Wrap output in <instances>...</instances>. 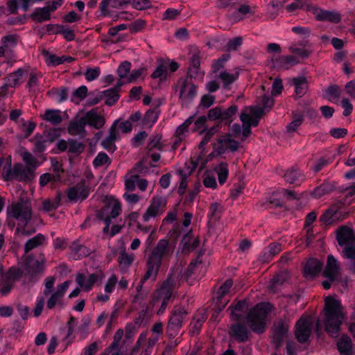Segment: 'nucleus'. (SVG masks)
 Segmentation results:
<instances>
[{
  "instance_id": "nucleus-1",
  "label": "nucleus",
  "mask_w": 355,
  "mask_h": 355,
  "mask_svg": "<svg viewBox=\"0 0 355 355\" xmlns=\"http://www.w3.org/2000/svg\"><path fill=\"white\" fill-rule=\"evenodd\" d=\"M178 240V225H174L166 237L158 241L151 252L146 263V271L137 290L141 289L143 284L150 279L155 281L164 257L171 256L175 248Z\"/></svg>"
},
{
  "instance_id": "nucleus-2",
  "label": "nucleus",
  "mask_w": 355,
  "mask_h": 355,
  "mask_svg": "<svg viewBox=\"0 0 355 355\" xmlns=\"http://www.w3.org/2000/svg\"><path fill=\"white\" fill-rule=\"evenodd\" d=\"M322 313L325 331L331 337L337 338L344 320L340 302L331 296L327 297Z\"/></svg>"
},
{
  "instance_id": "nucleus-3",
  "label": "nucleus",
  "mask_w": 355,
  "mask_h": 355,
  "mask_svg": "<svg viewBox=\"0 0 355 355\" xmlns=\"http://www.w3.org/2000/svg\"><path fill=\"white\" fill-rule=\"evenodd\" d=\"M10 216L19 220L16 232L22 236H28L35 232V229L28 230L26 225L31 220L33 211L31 203L28 200L20 199L12 204L8 209Z\"/></svg>"
},
{
  "instance_id": "nucleus-4",
  "label": "nucleus",
  "mask_w": 355,
  "mask_h": 355,
  "mask_svg": "<svg viewBox=\"0 0 355 355\" xmlns=\"http://www.w3.org/2000/svg\"><path fill=\"white\" fill-rule=\"evenodd\" d=\"M272 305L269 302H261L249 309L245 320L250 330L257 334H262L266 330V320L271 311Z\"/></svg>"
},
{
  "instance_id": "nucleus-5",
  "label": "nucleus",
  "mask_w": 355,
  "mask_h": 355,
  "mask_svg": "<svg viewBox=\"0 0 355 355\" xmlns=\"http://www.w3.org/2000/svg\"><path fill=\"white\" fill-rule=\"evenodd\" d=\"M2 178L6 181L31 182L35 178L33 168L26 167L21 163H16L12 167L11 159H7L2 172Z\"/></svg>"
},
{
  "instance_id": "nucleus-6",
  "label": "nucleus",
  "mask_w": 355,
  "mask_h": 355,
  "mask_svg": "<svg viewBox=\"0 0 355 355\" xmlns=\"http://www.w3.org/2000/svg\"><path fill=\"white\" fill-rule=\"evenodd\" d=\"M175 284V280L171 276H168L160 288L153 292L150 301L153 307L159 303L161 304L159 310L157 311V315H162L165 311L169 300L172 298Z\"/></svg>"
},
{
  "instance_id": "nucleus-7",
  "label": "nucleus",
  "mask_w": 355,
  "mask_h": 355,
  "mask_svg": "<svg viewBox=\"0 0 355 355\" xmlns=\"http://www.w3.org/2000/svg\"><path fill=\"white\" fill-rule=\"evenodd\" d=\"M121 213V205L120 202L112 197L106 198L105 205L97 211L96 218L99 220H103L105 226L103 232L107 234L110 231L111 219L115 218Z\"/></svg>"
},
{
  "instance_id": "nucleus-8",
  "label": "nucleus",
  "mask_w": 355,
  "mask_h": 355,
  "mask_svg": "<svg viewBox=\"0 0 355 355\" xmlns=\"http://www.w3.org/2000/svg\"><path fill=\"white\" fill-rule=\"evenodd\" d=\"M210 139H211L209 138V137L205 135L198 145L199 149L202 150L201 154L197 157L196 160H194L193 158H191L188 162L185 163L184 169L179 170V176L181 177V182L179 185V191L182 189V193L184 192V190L187 187V177H189L193 172V171L199 164L200 161L202 159V154L205 149V146L210 141Z\"/></svg>"
},
{
  "instance_id": "nucleus-9",
  "label": "nucleus",
  "mask_w": 355,
  "mask_h": 355,
  "mask_svg": "<svg viewBox=\"0 0 355 355\" xmlns=\"http://www.w3.org/2000/svg\"><path fill=\"white\" fill-rule=\"evenodd\" d=\"M119 130H121L123 133H128L132 130V125L129 121L116 120L109 129L107 137L101 142L105 149L111 150L113 147L114 150L115 149L114 142L119 138Z\"/></svg>"
},
{
  "instance_id": "nucleus-10",
  "label": "nucleus",
  "mask_w": 355,
  "mask_h": 355,
  "mask_svg": "<svg viewBox=\"0 0 355 355\" xmlns=\"http://www.w3.org/2000/svg\"><path fill=\"white\" fill-rule=\"evenodd\" d=\"M23 272L17 267H10L6 272L0 270V294L6 295L9 293L16 281L22 276Z\"/></svg>"
},
{
  "instance_id": "nucleus-11",
  "label": "nucleus",
  "mask_w": 355,
  "mask_h": 355,
  "mask_svg": "<svg viewBox=\"0 0 355 355\" xmlns=\"http://www.w3.org/2000/svg\"><path fill=\"white\" fill-rule=\"evenodd\" d=\"M166 207V200L162 196H153L150 205L142 216L144 222H148L151 218H156L163 214Z\"/></svg>"
},
{
  "instance_id": "nucleus-12",
  "label": "nucleus",
  "mask_w": 355,
  "mask_h": 355,
  "mask_svg": "<svg viewBox=\"0 0 355 355\" xmlns=\"http://www.w3.org/2000/svg\"><path fill=\"white\" fill-rule=\"evenodd\" d=\"M289 328L290 322L286 317L275 322L271 330L272 332V343L275 345L276 348H279L282 345Z\"/></svg>"
},
{
  "instance_id": "nucleus-13",
  "label": "nucleus",
  "mask_w": 355,
  "mask_h": 355,
  "mask_svg": "<svg viewBox=\"0 0 355 355\" xmlns=\"http://www.w3.org/2000/svg\"><path fill=\"white\" fill-rule=\"evenodd\" d=\"M90 192L89 187L86 184L85 180H81L76 185L67 189L66 193L70 202H76L85 200Z\"/></svg>"
},
{
  "instance_id": "nucleus-14",
  "label": "nucleus",
  "mask_w": 355,
  "mask_h": 355,
  "mask_svg": "<svg viewBox=\"0 0 355 355\" xmlns=\"http://www.w3.org/2000/svg\"><path fill=\"white\" fill-rule=\"evenodd\" d=\"M313 323L309 318L301 317L295 324V338L300 343H305L312 332Z\"/></svg>"
},
{
  "instance_id": "nucleus-15",
  "label": "nucleus",
  "mask_w": 355,
  "mask_h": 355,
  "mask_svg": "<svg viewBox=\"0 0 355 355\" xmlns=\"http://www.w3.org/2000/svg\"><path fill=\"white\" fill-rule=\"evenodd\" d=\"M229 335L238 343H245L250 338L251 332L246 324L239 321L230 326Z\"/></svg>"
},
{
  "instance_id": "nucleus-16",
  "label": "nucleus",
  "mask_w": 355,
  "mask_h": 355,
  "mask_svg": "<svg viewBox=\"0 0 355 355\" xmlns=\"http://www.w3.org/2000/svg\"><path fill=\"white\" fill-rule=\"evenodd\" d=\"M45 258L43 254H40V259H35L33 256H28L25 262V271L31 279L43 272L45 266Z\"/></svg>"
},
{
  "instance_id": "nucleus-17",
  "label": "nucleus",
  "mask_w": 355,
  "mask_h": 355,
  "mask_svg": "<svg viewBox=\"0 0 355 355\" xmlns=\"http://www.w3.org/2000/svg\"><path fill=\"white\" fill-rule=\"evenodd\" d=\"M239 142L232 139L231 135L228 134L218 138L214 148L216 152V155H220L223 154L227 149L232 152L236 151L239 148Z\"/></svg>"
},
{
  "instance_id": "nucleus-18",
  "label": "nucleus",
  "mask_w": 355,
  "mask_h": 355,
  "mask_svg": "<svg viewBox=\"0 0 355 355\" xmlns=\"http://www.w3.org/2000/svg\"><path fill=\"white\" fill-rule=\"evenodd\" d=\"M249 309V304L246 300L234 301L228 308L231 310L230 319L235 322L241 321Z\"/></svg>"
},
{
  "instance_id": "nucleus-19",
  "label": "nucleus",
  "mask_w": 355,
  "mask_h": 355,
  "mask_svg": "<svg viewBox=\"0 0 355 355\" xmlns=\"http://www.w3.org/2000/svg\"><path fill=\"white\" fill-rule=\"evenodd\" d=\"M180 244L182 245V253L188 255L198 247L200 238L198 236L194 237L192 230H189L188 232L183 233Z\"/></svg>"
},
{
  "instance_id": "nucleus-20",
  "label": "nucleus",
  "mask_w": 355,
  "mask_h": 355,
  "mask_svg": "<svg viewBox=\"0 0 355 355\" xmlns=\"http://www.w3.org/2000/svg\"><path fill=\"white\" fill-rule=\"evenodd\" d=\"M343 202L339 201L331 205L320 217V221L325 225H334L339 222L338 211L343 207Z\"/></svg>"
},
{
  "instance_id": "nucleus-21",
  "label": "nucleus",
  "mask_w": 355,
  "mask_h": 355,
  "mask_svg": "<svg viewBox=\"0 0 355 355\" xmlns=\"http://www.w3.org/2000/svg\"><path fill=\"white\" fill-rule=\"evenodd\" d=\"M168 68L171 72H175L178 69V63L175 62H170L168 59H161L158 60V65L151 74V77L153 78H160V80L165 79L168 73Z\"/></svg>"
},
{
  "instance_id": "nucleus-22",
  "label": "nucleus",
  "mask_w": 355,
  "mask_h": 355,
  "mask_svg": "<svg viewBox=\"0 0 355 355\" xmlns=\"http://www.w3.org/2000/svg\"><path fill=\"white\" fill-rule=\"evenodd\" d=\"M162 136L156 135L150 139L146 147L147 156L150 157L152 161L157 162L160 159L159 152L162 150L163 145L161 143Z\"/></svg>"
},
{
  "instance_id": "nucleus-23",
  "label": "nucleus",
  "mask_w": 355,
  "mask_h": 355,
  "mask_svg": "<svg viewBox=\"0 0 355 355\" xmlns=\"http://www.w3.org/2000/svg\"><path fill=\"white\" fill-rule=\"evenodd\" d=\"M70 285L69 281H65L63 283L58 284L56 291L52 293L50 298L48 300L46 306L48 309H53L56 304L62 305V297L67 290Z\"/></svg>"
},
{
  "instance_id": "nucleus-24",
  "label": "nucleus",
  "mask_w": 355,
  "mask_h": 355,
  "mask_svg": "<svg viewBox=\"0 0 355 355\" xmlns=\"http://www.w3.org/2000/svg\"><path fill=\"white\" fill-rule=\"evenodd\" d=\"M336 240L340 246L352 245L355 240L353 230L347 226L339 227L336 231Z\"/></svg>"
},
{
  "instance_id": "nucleus-25",
  "label": "nucleus",
  "mask_w": 355,
  "mask_h": 355,
  "mask_svg": "<svg viewBox=\"0 0 355 355\" xmlns=\"http://www.w3.org/2000/svg\"><path fill=\"white\" fill-rule=\"evenodd\" d=\"M339 270L340 266L338 261L332 254H329L322 275L329 281L334 282L339 274Z\"/></svg>"
},
{
  "instance_id": "nucleus-26",
  "label": "nucleus",
  "mask_w": 355,
  "mask_h": 355,
  "mask_svg": "<svg viewBox=\"0 0 355 355\" xmlns=\"http://www.w3.org/2000/svg\"><path fill=\"white\" fill-rule=\"evenodd\" d=\"M71 255L75 260L81 259L88 257L92 250L86 245L81 244L79 240L73 241L69 246Z\"/></svg>"
},
{
  "instance_id": "nucleus-27",
  "label": "nucleus",
  "mask_w": 355,
  "mask_h": 355,
  "mask_svg": "<svg viewBox=\"0 0 355 355\" xmlns=\"http://www.w3.org/2000/svg\"><path fill=\"white\" fill-rule=\"evenodd\" d=\"M197 94V87L192 81L188 79L185 80L181 87L179 98L183 101L188 103L191 101Z\"/></svg>"
},
{
  "instance_id": "nucleus-28",
  "label": "nucleus",
  "mask_w": 355,
  "mask_h": 355,
  "mask_svg": "<svg viewBox=\"0 0 355 355\" xmlns=\"http://www.w3.org/2000/svg\"><path fill=\"white\" fill-rule=\"evenodd\" d=\"M83 117L86 125L87 124L96 129L102 128L105 123L104 117L98 114V109L97 107L88 111Z\"/></svg>"
},
{
  "instance_id": "nucleus-29",
  "label": "nucleus",
  "mask_w": 355,
  "mask_h": 355,
  "mask_svg": "<svg viewBox=\"0 0 355 355\" xmlns=\"http://www.w3.org/2000/svg\"><path fill=\"white\" fill-rule=\"evenodd\" d=\"M86 123L83 117L76 118L69 122L67 131L72 136H78L80 138H84L86 135Z\"/></svg>"
},
{
  "instance_id": "nucleus-30",
  "label": "nucleus",
  "mask_w": 355,
  "mask_h": 355,
  "mask_svg": "<svg viewBox=\"0 0 355 355\" xmlns=\"http://www.w3.org/2000/svg\"><path fill=\"white\" fill-rule=\"evenodd\" d=\"M190 51H193V54L189 60V67L188 69V76L190 78H196L198 74V71L200 66V51L194 46L189 47Z\"/></svg>"
},
{
  "instance_id": "nucleus-31",
  "label": "nucleus",
  "mask_w": 355,
  "mask_h": 355,
  "mask_svg": "<svg viewBox=\"0 0 355 355\" xmlns=\"http://www.w3.org/2000/svg\"><path fill=\"white\" fill-rule=\"evenodd\" d=\"M315 12V18L318 21H329L333 24H338L341 21L340 15L336 11H330L319 8Z\"/></svg>"
},
{
  "instance_id": "nucleus-32",
  "label": "nucleus",
  "mask_w": 355,
  "mask_h": 355,
  "mask_svg": "<svg viewBox=\"0 0 355 355\" xmlns=\"http://www.w3.org/2000/svg\"><path fill=\"white\" fill-rule=\"evenodd\" d=\"M322 268V263L317 259H309L304 268V275L306 278H313L319 274Z\"/></svg>"
},
{
  "instance_id": "nucleus-33",
  "label": "nucleus",
  "mask_w": 355,
  "mask_h": 355,
  "mask_svg": "<svg viewBox=\"0 0 355 355\" xmlns=\"http://www.w3.org/2000/svg\"><path fill=\"white\" fill-rule=\"evenodd\" d=\"M19 40V37L17 34H9L1 37L2 46L6 51V55H14L13 49L17 44Z\"/></svg>"
},
{
  "instance_id": "nucleus-34",
  "label": "nucleus",
  "mask_w": 355,
  "mask_h": 355,
  "mask_svg": "<svg viewBox=\"0 0 355 355\" xmlns=\"http://www.w3.org/2000/svg\"><path fill=\"white\" fill-rule=\"evenodd\" d=\"M98 277L97 274L93 273L85 280V275L82 273H78L76 276V282L80 288H83L85 291H89L98 280Z\"/></svg>"
},
{
  "instance_id": "nucleus-35",
  "label": "nucleus",
  "mask_w": 355,
  "mask_h": 355,
  "mask_svg": "<svg viewBox=\"0 0 355 355\" xmlns=\"http://www.w3.org/2000/svg\"><path fill=\"white\" fill-rule=\"evenodd\" d=\"M337 348L341 355H353L352 342L347 334L342 335L338 340Z\"/></svg>"
},
{
  "instance_id": "nucleus-36",
  "label": "nucleus",
  "mask_w": 355,
  "mask_h": 355,
  "mask_svg": "<svg viewBox=\"0 0 355 355\" xmlns=\"http://www.w3.org/2000/svg\"><path fill=\"white\" fill-rule=\"evenodd\" d=\"M122 85V82H119L114 87L103 92V94L107 98L105 102L107 105L112 106L118 101L120 96L119 92Z\"/></svg>"
},
{
  "instance_id": "nucleus-37",
  "label": "nucleus",
  "mask_w": 355,
  "mask_h": 355,
  "mask_svg": "<svg viewBox=\"0 0 355 355\" xmlns=\"http://www.w3.org/2000/svg\"><path fill=\"white\" fill-rule=\"evenodd\" d=\"M293 83L295 85V94L298 98L303 96L309 89L308 81L304 76H298L293 78Z\"/></svg>"
},
{
  "instance_id": "nucleus-38",
  "label": "nucleus",
  "mask_w": 355,
  "mask_h": 355,
  "mask_svg": "<svg viewBox=\"0 0 355 355\" xmlns=\"http://www.w3.org/2000/svg\"><path fill=\"white\" fill-rule=\"evenodd\" d=\"M285 180L290 184H297L304 179V175L296 167H291L284 174Z\"/></svg>"
},
{
  "instance_id": "nucleus-39",
  "label": "nucleus",
  "mask_w": 355,
  "mask_h": 355,
  "mask_svg": "<svg viewBox=\"0 0 355 355\" xmlns=\"http://www.w3.org/2000/svg\"><path fill=\"white\" fill-rule=\"evenodd\" d=\"M46 240L45 236L42 234H37L34 237L28 239L24 244V250L25 253H28L32 250L43 245Z\"/></svg>"
},
{
  "instance_id": "nucleus-40",
  "label": "nucleus",
  "mask_w": 355,
  "mask_h": 355,
  "mask_svg": "<svg viewBox=\"0 0 355 355\" xmlns=\"http://www.w3.org/2000/svg\"><path fill=\"white\" fill-rule=\"evenodd\" d=\"M335 189L334 184L324 182L320 186L315 187L311 193V196L315 198H320L327 193H329Z\"/></svg>"
},
{
  "instance_id": "nucleus-41",
  "label": "nucleus",
  "mask_w": 355,
  "mask_h": 355,
  "mask_svg": "<svg viewBox=\"0 0 355 355\" xmlns=\"http://www.w3.org/2000/svg\"><path fill=\"white\" fill-rule=\"evenodd\" d=\"M166 334L169 338H175L178 335V315L176 311H173L166 327Z\"/></svg>"
},
{
  "instance_id": "nucleus-42",
  "label": "nucleus",
  "mask_w": 355,
  "mask_h": 355,
  "mask_svg": "<svg viewBox=\"0 0 355 355\" xmlns=\"http://www.w3.org/2000/svg\"><path fill=\"white\" fill-rule=\"evenodd\" d=\"M43 120L50 122L53 125H59L62 121L60 111L58 110H46L42 116Z\"/></svg>"
},
{
  "instance_id": "nucleus-43",
  "label": "nucleus",
  "mask_w": 355,
  "mask_h": 355,
  "mask_svg": "<svg viewBox=\"0 0 355 355\" xmlns=\"http://www.w3.org/2000/svg\"><path fill=\"white\" fill-rule=\"evenodd\" d=\"M30 141L33 144V152L40 153L44 151L48 140L46 136L37 134Z\"/></svg>"
},
{
  "instance_id": "nucleus-44",
  "label": "nucleus",
  "mask_w": 355,
  "mask_h": 355,
  "mask_svg": "<svg viewBox=\"0 0 355 355\" xmlns=\"http://www.w3.org/2000/svg\"><path fill=\"white\" fill-rule=\"evenodd\" d=\"M214 170L218 175V182L220 185L225 184L227 181L229 170L228 164L226 162H220L214 168Z\"/></svg>"
},
{
  "instance_id": "nucleus-45",
  "label": "nucleus",
  "mask_w": 355,
  "mask_h": 355,
  "mask_svg": "<svg viewBox=\"0 0 355 355\" xmlns=\"http://www.w3.org/2000/svg\"><path fill=\"white\" fill-rule=\"evenodd\" d=\"M27 73V71L20 68L16 71L11 73L7 77V81L10 84L11 87H15L21 83V79L24 74Z\"/></svg>"
},
{
  "instance_id": "nucleus-46",
  "label": "nucleus",
  "mask_w": 355,
  "mask_h": 355,
  "mask_svg": "<svg viewBox=\"0 0 355 355\" xmlns=\"http://www.w3.org/2000/svg\"><path fill=\"white\" fill-rule=\"evenodd\" d=\"M31 17L35 21L42 22L50 19L51 12L46 6L42 8H37L31 15Z\"/></svg>"
},
{
  "instance_id": "nucleus-47",
  "label": "nucleus",
  "mask_w": 355,
  "mask_h": 355,
  "mask_svg": "<svg viewBox=\"0 0 355 355\" xmlns=\"http://www.w3.org/2000/svg\"><path fill=\"white\" fill-rule=\"evenodd\" d=\"M175 205L172 210H170L166 217L162 220L160 230H167L168 225L173 224L178 219V209Z\"/></svg>"
},
{
  "instance_id": "nucleus-48",
  "label": "nucleus",
  "mask_w": 355,
  "mask_h": 355,
  "mask_svg": "<svg viewBox=\"0 0 355 355\" xmlns=\"http://www.w3.org/2000/svg\"><path fill=\"white\" fill-rule=\"evenodd\" d=\"M134 259L135 255L133 254H128L125 250L123 249L120 252L118 261L121 267L127 268L132 265Z\"/></svg>"
},
{
  "instance_id": "nucleus-49",
  "label": "nucleus",
  "mask_w": 355,
  "mask_h": 355,
  "mask_svg": "<svg viewBox=\"0 0 355 355\" xmlns=\"http://www.w3.org/2000/svg\"><path fill=\"white\" fill-rule=\"evenodd\" d=\"M340 96V87L335 84L330 85L324 91V98L329 101L338 99Z\"/></svg>"
},
{
  "instance_id": "nucleus-50",
  "label": "nucleus",
  "mask_w": 355,
  "mask_h": 355,
  "mask_svg": "<svg viewBox=\"0 0 355 355\" xmlns=\"http://www.w3.org/2000/svg\"><path fill=\"white\" fill-rule=\"evenodd\" d=\"M193 217V214L191 212L184 213L182 219L179 220V236L187 232L186 229L191 225Z\"/></svg>"
},
{
  "instance_id": "nucleus-51",
  "label": "nucleus",
  "mask_w": 355,
  "mask_h": 355,
  "mask_svg": "<svg viewBox=\"0 0 355 355\" xmlns=\"http://www.w3.org/2000/svg\"><path fill=\"white\" fill-rule=\"evenodd\" d=\"M159 112L156 110H148L142 120L144 125L151 127L158 119Z\"/></svg>"
},
{
  "instance_id": "nucleus-52",
  "label": "nucleus",
  "mask_w": 355,
  "mask_h": 355,
  "mask_svg": "<svg viewBox=\"0 0 355 355\" xmlns=\"http://www.w3.org/2000/svg\"><path fill=\"white\" fill-rule=\"evenodd\" d=\"M111 164V159L103 152L99 153L93 160V166L94 168H98L103 166H109Z\"/></svg>"
},
{
  "instance_id": "nucleus-53",
  "label": "nucleus",
  "mask_w": 355,
  "mask_h": 355,
  "mask_svg": "<svg viewBox=\"0 0 355 355\" xmlns=\"http://www.w3.org/2000/svg\"><path fill=\"white\" fill-rule=\"evenodd\" d=\"M42 55L46 58L47 65L55 67L62 64V56L58 57L55 54H51L46 49L42 50Z\"/></svg>"
},
{
  "instance_id": "nucleus-54",
  "label": "nucleus",
  "mask_w": 355,
  "mask_h": 355,
  "mask_svg": "<svg viewBox=\"0 0 355 355\" xmlns=\"http://www.w3.org/2000/svg\"><path fill=\"white\" fill-rule=\"evenodd\" d=\"M257 103L266 112H268L274 105V100L270 96L263 95L257 98Z\"/></svg>"
},
{
  "instance_id": "nucleus-55",
  "label": "nucleus",
  "mask_w": 355,
  "mask_h": 355,
  "mask_svg": "<svg viewBox=\"0 0 355 355\" xmlns=\"http://www.w3.org/2000/svg\"><path fill=\"white\" fill-rule=\"evenodd\" d=\"M242 123H248L250 127H257L261 119L253 118L247 112V107H245L241 112L240 116Z\"/></svg>"
},
{
  "instance_id": "nucleus-56",
  "label": "nucleus",
  "mask_w": 355,
  "mask_h": 355,
  "mask_svg": "<svg viewBox=\"0 0 355 355\" xmlns=\"http://www.w3.org/2000/svg\"><path fill=\"white\" fill-rule=\"evenodd\" d=\"M60 197L58 195L55 199H46L42 202V209L44 211L49 212L56 209L60 205Z\"/></svg>"
},
{
  "instance_id": "nucleus-57",
  "label": "nucleus",
  "mask_w": 355,
  "mask_h": 355,
  "mask_svg": "<svg viewBox=\"0 0 355 355\" xmlns=\"http://www.w3.org/2000/svg\"><path fill=\"white\" fill-rule=\"evenodd\" d=\"M219 78L223 83V87L227 88L230 85L233 83L239 78V73H230L225 71L220 73Z\"/></svg>"
},
{
  "instance_id": "nucleus-58",
  "label": "nucleus",
  "mask_w": 355,
  "mask_h": 355,
  "mask_svg": "<svg viewBox=\"0 0 355 355\" xmlns=\"http://www.w3.org/2000/svg\"><path fill=\"white\" fill-rule=\"evenodd\" d=\"M230 58L228 53L222 55L218 59L214 60L211 65V71L213 73H217L220 69L224 67L225 63Z\"/></svg>"
},
{
  "instance_id": "nucleus-59",
  "label": "nucleus",
  "mask_w": 355,
  "mask_h": 355,
  "mask_svg": "<svg viewBox=\"0 0 355 355\" xmlns=\"http://www.w3.org/2000/svg\"><path fill=\"white\" fill-rule=\"evenodd\" d=\"M238 112V106L232 105L227 109L222 110V121L228 122L229 124L232 121V117Z\"/></svg>"
},
{
  "instance_id": "nucleus-60",
  "label": "nucleus",
  "mask_w": 355,
  "mask_h": 355,
  "mask_svg": "<svg viewBox=\"0 0 355 355\" xmlns=\"http://www.w3.org/2000/svg\"><path fill=\"white\" fill-rule=\"evenodd\" d=\"M87 87L85 85L80 86L73 92L71 101L78 103L83 100L87 96Z\"/></svg>"
},
{
  "instance_id": "nucleus-61",
  "label": "nucleus",
  "mask_w": 355,
  "mask_h": 355,
  "mask_svg": "<svg viewBox=\"0 0 355 355\" xmlns=\"http://www.w3.org/2000/svg\"><path fill=\"white\" fill-rule=\"evenodd\" d=\"M229 302V297L222 296L216 294V296L213 297V302L214 303V306L217 308L218 311H223Z\"/></svg>"
},
{
  "instance_id": "nucleus-62",
  "label": "nucleus",
  "mask_w": 355,
  "mask_h": 355,
  "mask_svg": "<svg viewBox=\"0 0 355 355\" xmlns=\"http://www.w3.org/2000/svg\"><path fill=\"white\" fill-rule=\"evenodd\" d=\"M22 158L26 164V167H30L31 168H33V171L35 172V168L38 166V162L36 158H35L33 155L29 152H24L22 154Z\"/></svg>"
},
{
  "instance_id": "nucleus-63",
  "label": "nucleus",
  "mask_w": 355,
  "mask_h": 355,
  "mask_svg": "<svg viewBox=\"0 0 355 355\" xmlns=\"http://www.w3.org/2000/svg\"><path fill=\"white\" fill-rule=\"evenodd\" d=\"M58 181H59L58 175H53L49 173H44L40 178V184L41 187H45L49 182H56Z\"/></svg>"
},
{
  "instance_id": "nucleus-64",
  "label": "nucleus",
  "mask_w": 355,
  "mask_h": 355,
  "mask_svg": "<svg viewBox=\"0 0 355 355\" xmlns=\"http://www.w3.org/2000/svg\"><path fill=\"white\" fill-rule=\"evenodd\" d=\"M85 148L83 143L75 139H69V151L72 153L80 154Z\"/></svg>"
}]
</instances>
